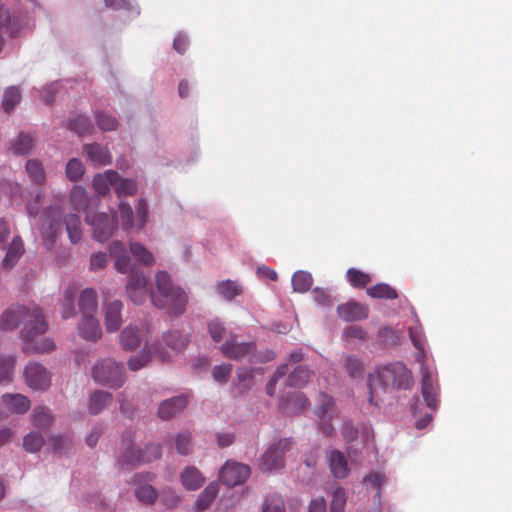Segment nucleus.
<instances>
[{"instance_id":"a18cd8bd","label":"nucleus","mask_w":512,"mask_h":512,"mask_svg":"<svg viewBox=\"0 0 512 512\" xmlns=\"http://www.w3.org/2000/svg\"><path fill=\"white\" fill-rule=\"evenodd\" d=\"M130 251L142 264L151 266L154 263V257L145 246L140 243H131Z\"/></svg>"},{"instance_id":"37998d69","label":"nucleus","mask_w":512,"mask_h":512,"mask_svg":"<svg viewBox=\"0 0 512 512\" xmlns=\"http://www.w3.org/2000/svg\"><path fill=\"white\" fill-rule=\"evenodd\" d=\"M219 293L226 299L231 300L242 293V287L235 281H222L217 285Z\"/></svg>"},{"instance_id":"f257e3e1","label":"nucleus","mask_w":512,"mask_h":512,"mask_svg":"<svg viewBox=\"0 0 512 512\" xmlns=\"http://www.w3.org/2000/svg\"><path fill=\"white\" fill-rule=\"evenodd\" d=\"M20 324H23L21 334L24 340V353H45L55 349V343L51 338L38 339L48 328V323L39 307L12 306L0 317V329L2 330H14Z\"/></svg>"},{"instance_id":"4d7b16f0","label":"nucleus","mask_w":512,"mask_h":512,"mask_svg":"<svg viewBox=\"0 0 512 512\" xmlns=\"http://www.w3.org/2000/svg\"><path fill=\"white\" fill-rule=\"evenodd\" d=\"M151 354L147 350V347L145 346L144 349L141 351L140 354L131 357L128 360V367L132 371H137L147 365V363L150 361Z\"/></svg>"},{"instance_id":"b1692460","label":"nucleus","mask_w":512,"mask_h":512,"mask_svg":"<svg viewBox=\"0 0 512 512\" xmlns=\"http://www.w3.org/2000/svg\"><path fill=\"white\" fill-rule=\"evenodd\" d=\"M18 32V25L14 19L11 18L9 10L0 5V51L3 46V34H8L11 37L16 36Z\"/></svg>"},{"instance_id":"4be33fe9","label":"nucleus","mask_w":512,"mask_h":512,"mask_svg":"<svg viewBox=\"0 0 512 512\" xmlns=\"http://www.w3.org/2000/svg\"><path fill=\"white\" fill-rule=\"evenodd\" d=\"M119 174L114 170H107L104 173L96 174L93 178V188L98 194L105 195L111 186H116Z\"/></svg>"},{"instance_id":"7c9ffc66","label":"nucleus","mask_w":512,"mask_h":512,"mask_svg":"<svg viewBox=\"0 0 512 512\" xmlns=\"http://www.w3.org/2000/svg\"><path fill=\"white\" fill-rule=\"evenodd\" d=\"M23 252L24 246L22 239L19 236L14 237L3 260L4 266L12 267L23 254Z\"/></svg>"},{"instance_id":"3c124183","label":"nucleus","mask_w":512,"mask_h":512,"mask_svg":"<svg viewBox=\"0 0 512 512\" xmlns=\"http://www.w3.org/2000/svg\"><path fill=\"white\" fill-rule=\"evenodd\" d=\"M262 512H285L284 500L280 495H268L263 503Z\"/></svg>"},{"instance_id":"a19ab883","label":"nucleus","mask_w":512,"mask_h":512,"mask_svg":"<svg viewBox=\"0 0 512 512\" xmlns=\"http://www.w3.org/2000/svg\"><path fill=\"white\" fill-rule=\"evenodd\" d=\"M343 365L347 371V373L353 377L357 378L362 376L364 371V365L362 361L354 355H347L343 360Z\"/></svg>"},{"instance_id":"9b49d317","label":"nucleus","mask_w":512,"mask_h":512,"mask_svg":"<svg viewBox=\"0 0 512 512\" xmlns=\"http://www.w3.org/2000/svg\"><path fill=\"white\" fill-rule=\"evenodd\" d=\"M129 298L135 304H142L146 297H150L147 278L140 272H132L126 285Z\"/></svg>"},{"instance_id":"69168bd1","label":"nucleus","mask_w":512,"mask_h":512,"mask_svg":"<svg viewBox=\"0 0 512 512\" xmlns=\"http://www.w3.org/2000/svg\"><path fill=\"white\" fill-rule=\"evenodd\" d=\"M51 417L44 407H36L33 411V422L35 426L45 427L49 425Z\"/></svg>"},{"instance_id":"6e6552de","label":"nucleus","mask_w":512,"mask_h":512,"mask_svg":"<svg viewBox=\"0 0 512 512\" xmlns=\"http://www.w3.org/2000/svg\"><path fill=\"white\" fill-rule=\"evenodd\" d=\"M126 451L120 456L122 465L148 463L160 458L162 449L159 444H150L144 450L137 451L131 443L126 445Z\"/></svg>"},{"instance_id":"8fccbe9b","label":"nucleus","mask_w":512,"mask_h":512,"mask_svg":"<svg viewBox=\"0 0 512 512\" xmlns=\"http://www.w3.org/2000/svg\"><path fill=\"white\" fill-rule=\"evenodd\" d=\"M70 201L75 210L85 209L87 206V193L81 186H74L70 192Z\"/></svg>"},{"instance_id":"79ce46f5","label":"nucleus","mask_w":512,"mask_h":512,"mask_svg":"<svg viewBox=\"0 0 512 512\" xmlns=\"http://www.w3.org/2000/svg\"><path fill=\"white\" fill-rule=\"evenodd\" d=\"M119 216L124 230H130L135 226L133 210L129 203L125 201L119 203Z\"/></svg>"},{"instance_id":"e433bc0d","label":"nucleus","mask_w":512,"mask_h":512,"mask_svg":"<svg viewBox=\"0 0 512 512\" xmlns=\"http://www.w3.org/2000/svg\"><path fill=\"white\" fill-rule=\"evenodd\" d=\"M313 284V278L306 271H297L292 276L293 290L299 293L307 292Z\"/></svg>"},{"instance_id":"6ab92c4d","label":"nucleus","mask_w":512,"mask_h":512,"mask_svg":"<svg viewBox=\"0 0 512 512\" xmlns=\"http://www.w3.org/2000/svg\"><path fill=\"white\" fill-rule=\"evenodd\" d=\"M123 305L120 301L115 300L105 305V318L104 324L106 330L110 333L116 332L122 324V311Z\"/></svg>"},{"instance_id":"13d9d810","label":"nucleus","mask_w":512,"mask_h":512,"mask_svg":"<svg viewBox=\"0 0 512 512\" xmlns=\"http://www.w3.org/2000/svg\"><path fill=\"white\" fill-rule=\"evenodd\" d=\"M346 500L345 490L342 487L336 488L332 494L330 505L331 512H344Z\"/></svg>"},{"instance_id":"de8ad7c7","label":"nucleus","mask_w":512,"mask_h":512,"mask_svg":"<svg viewBox=\"0 0 512 512\" xmlns=\"http://www.w3.org/2000/svg\"><path fill=\"white\" fill-rule=\"evenodd\" d=\"M44 444V439L39 432H30L24 437L23 447L27 452H38Z\"/></svg>"},{"instance_id":"864d4df0","label":"nucleus","mask_w":512,"mask_h":512,"mask_svg":"<svg viewBox=\"0 0 512 512\" xmlns=\"http://www.w3.org/2000/svg\"><path fill=\"white\" fill-rule=\"evenodd\" d=\"M15 366V358L4 356L0 358V384L9 381L12 377Z\"/></svg>"},{"instance_id":"9d476101","label":"nucleus","mask_w":512,"mask_h":512,"mask_svg":"<svg viewBox=\"0 0 512 512\" xmlns=\"http://www.w3.org/2000/svg\"><path fill=\"white\" fill-rule=\"evenodd\" d=\"M26 384L33 390H46L51 384V376L40 363L30 362L24 370Z\"/></svg>"},{"instance_id":"0eeeda50","label":"nucleus","mask_w":512,"mask_h":512,"mask_svg":"<svg viewBox=\"0 0 512 512\" xmlns=\"http://www.w3.org/2000/svg\"><path fill=\"white\" fill-rule=\"evenodd\" d=\"M291 449L289 439H280L271 445L261 457L260 468L264 472L278 470L284 466V454Z\"/></svg>"},{"instance_id":"603ef678","label":"nucleus","mask_w":512,"mask_h":512,"mask_svg":"<svg viewBox=\"0 0 512 512\" xmlns=\"http://www.w3.org/2000/svg\"><path fill=\"white\" fill-rule=\"evenodd\" d=\"M176 450L181 455H188L192 451L191 434L189 432H180L175 438Z\"/></svg>"},{"instance_id":"774afa93","label":"nucleus","mask_w":512,"mask_h":512,"mask_svg":"<svg viewBox=\"0 0 512 512\" xmlns=\"http://www.w3.org/2000/svg\"><path fill=\"white\" fill-rule=\"evenodd\" d=\"M313 295L315 301L321 306L331 307L334 304V299L332 296L322 289H315L313 291Z\"/></svg>"},{"instance_id":"f704fd0d","label":"nucleus","mask_w":512,"mask_h":512,"mask_svg":"<svg viewBox=\"0 0 512 512\" xmlns=\"http://www.w3.org/2000/svg\"><path fill=\"white\" fill-rule=\"evenodd\" d=\"M26 171L30 179L38 184L42 185L46 180L45 171L42 163L37 159H30L26 162Z\"/></svg>"},{"instance_id":"e2e57ef3","label":"nucleus","mask_w":512,"mask_h":512,"mask_svg":"<svg viewBox=\"0 0 512 512\" xmlns=\"http://www.w3.org/2000/svg\"><path fill=\"white\" fill-rule=\"evenodd\" d=\"M409 337L416 349H418L420 352L416 355V361L422 363L424 362V355H423V339L422 335L418 330L415 328L409 329Z\"/></svg>"},{"instance_id":"58836bf2","label":"nucleus","mask_w":512,"mask_h":512,"mask_svg":"<svg viewBox=\"0 0 512 512\" xmlns=\"http://www.w3.org/2000/svg\"><path fill=\"white\" fill-rule=\"evenodd\" d=\"M155 283H156V295H163L165 293L171 292L179 286H175L171 280V277L165 271H159L155 275Z\"/></svg>"},{"instance_id":"cd10ccee","label":"nucleus","mask_w":512,"mask_h":512,"mask_svg":"<svg viewBox=\"0 0 512 512\" xmlns=\"http://www.w3.org/2000/svg\"><path fill=\"white\" fill-rule=\"evenodd\" d=\"M113 399V396L110 392L97 390L95 391L89 399L88 409L89 412L93 415L100 413L104 407L110 403Z\"/></svg>"},{"instance_id":"5701e85b","label":"nucleus","mask_w":512,"mask_h":512,"mask_svg":"<svg viewBox=\"0 0 512 512\" xmlns=\"http://www.w3.org/2000/svg\"><path fill=\"white\" fill-rule=\"evenodd\" d=\"M2 401L9 411L17 414L26 413L31 406L28 397L22 394H3Z\"/></svg>"},{"instance_id":"338daca9","label":"nucleus","mask_w":512,"mask_h":512,"mask_svg":"<svg viewBox=\"0 0 512 512\" xmlns=\"http://www.w3.org/2000/svg\"><path fill=\"white\" fill-rule=\"evenodd\" d=\"M208 330L210 336L215 342H220L223 339V336L226 331L223 324L217 319L212 320L208 323Z\"/></svg>"},{"instance_id":"0e129e2a","label":"nucleus","mask_w":512,"mask_h":512,"mask_svg":"<svg viewBox=\"0 0 512 512\" xmlns=\"http://www.w3.org/2000/svg\"><path fill=\"white\" fill-rule=\"evenodd\" d=\"M232 372V365L231 364H221L218 366H215L212 370V376L215 379V381L219 383H226L229 380V377Z\"/></svg>"},{"instance_id":"bb28decb","label":"nucleus","mask_w":512,"mask_h":512,"mask_svg":"<svg viewBox=\"0 0 512 512\" xmlns=\"http://www.w3.org/2000/svg\"><path fill=\"white\" fill-rule=\"evenodd\" d=\"M120 344L125 350H133L140 345L141 338L136 326H127L119 335Z\"/></svg>"},{"instance_id":"4c0bfd02","label":"nucleus","mask_w":512,"mask_h":512,"mask_svg":"<svg viewBox=\"0 0 512 512\" xmlns=\"http://www.w3.org/2000/svg\"><path fill=\"white\" fill-rule=\"evenodd\" d=\"M318 408L316 410V415L319 419H325L331 420L332 418V412L334 407V400L331 396L327 395L326 393H320L318 398Z\"/></svg>"},{"instance_id":"412c9836","label":"nucleus","mask_w":512,"mask_h":512,"mask_svg":"<svg viewBox=\"0 0 512 512\" xmlns=\"http://www.w3.org/2000/svg\"><path fill=\"white\" fill-rule=\"evenodd\" d=\"M180 481L186 490H198L205 482L202 473L195 466H187L180 474Z\"/></svg>"},{"instance_id":"393cba45","label":"nucleus","mask_w":512,"mask_h":512,"mask_svg":"<svg viewBox=\"0 0 512 512\" xmlns=\"http://www.w3.org/2000/svg\"><path fill=\"white\" fill-rule=\"evenodd\" d=\"M219 491V485L216 482H211L198 496L194 509L196 512H202L207 509L214 501Z\"/></svg>"},{"instance_id":"f3484780","label":"nucleus","mask_w":512,"mask_h":512,"mask_svg":"<svg viewBox=\"0 0 512 512\" xmlns=\"http://www.w3.org/2000/svg\"><path fill=\"white\" fill-rule=\"evenodd\" d=\"M79 335L89 341H96L102 335V330L98 320L93 314L82 315L81 321L78 325Z\"/></svg>"},{"instance_id":"09e8293b","label":"nucleus","mask_w":512,"mask_h":512,"mask_svg":"<svg viewBox=\"0 0 512 512\" xmlns=\"http://www.w3.org/2000/svg\"><path fill=\"white\" fill-rule=\"evenodd\" d=\"M21 100V93L15 86H11L5 90L2 106L6 112L12 110Z\"/></svg>"},{"instance_id":"bf43d9fd","label":"nucleus","mask_w":512,"mask_h":512,"mask_svg":"<svg viewBox=\"0 0 512 512\" xmlns=\"http://www.w3.org/2000/svg\"><path fill=\"white\" fill-rule=\"evenodd\" d=\"M136 497L147 504L153 503L157 498V492L151 485H141L135 491Z\"/></svg>"},{"instance_id":"f03ea898","label":"nucleus","mask_w":512,"mask_h":512,"mask_svg":"<svg viewBox=\"0 0 512 512\" xmlns=\"http://www.w3.org/2000/svg\"><path fill=\"white\" fill-rule=\"evenodd\" d=\"M379 385L384 392L411 390L414 385L410 369L401 362L395 361L379 366L370 376V402L373 401V389Z\"/></svg>"},{"instance_id":"1a4fd4ad","label":"nucleus","mask_w":512,"mask_h":512,"mask_svg":"<svg viewBox=\"0 0 512 512\" xmlns=\"http://www.w3.org/2000/svg\"><path fill=\"white\" fill-rule=\"evenodd\" d=\"M250 467L248 465L227 461L221 468L219 477L221 481L228 487H234L244 483L250 476Z\"/></svg>"},{"instance_id":"052dcab7","label":"nucleus","mask_w":512,"mask_h":512,"mask_svg":"<svg viewBox=\"0 0 512 512\" xmlns=\"http://www.w3.org/2000/svg\"><path fill=\"white\" fill-rule=\"evenodd\" d=\"M96 122L98 127L103 131H112L117 127L116 118L104 112H98L96 114Z\"/></svg>"},{"instance_id":"c85d7f7f","label":"nucleus","mask_w":512,"mask_h":512,"mask_svg":"<svg viewBox=\"0 0 512 512\" xmlns=\"http://www.w3.org/2000/svg\"><path fill=\"white\" fill-rule=\"evenodd\" d=\"M253 372L254 369L252 368H239L237 370V383L234 388L238 395H243L252 388Z\"/></svg>"},{"instance_id":"ea45409f","label":"nucleus","mask_w":512,"mask_h":512,"mask_svg":"<svg viewBox=\"0 0 512 512\" xmlns=\"http://www.w3.org/2000/svg\"><path fill=\"white\" fill-rule=\"evenodd\" d=\"M348 282L356 288H363L371 282V276L356 268H350L346 274Z\"/></svg>"},{"instance_id":"f8f14e48","label":"nucleus","mask_w":512,"mask_h":512,"mask_svg":"<svg viewBox=\"0 0 512 512\" xmlns=\"http://www.w3.org/2000/svg\"><path fill=\"white\" fill-rule=\"evenodd\" d=\"M421 393L428 408L434 410L438 405L439 387L434 383L431 372L425 363L420 367Z\"/></svg>"},{"instance_id":"a211bd4d","label":"nucleus","mask_w":512,"mask_h":512,"mask_svg":"<svg viewBox=\"0 0 512 512\" xmlns=\"http://www.w3.org/2000/svg\"><path fill=\"white\" fill-rule=\"evenodd\" d=\"M188 404L185 395L176 396L163 401L158 409V415L163 420H168L182 411Z\"/></svg>"},{"instance_id":"6e6d98bb","label":"nucleus","mask_w":512,"mask_h":512,"mask_svg":"<svg viewBox=\"0 0 512 512\" xmlns=\"http://www.w3.org/2000/svg\"><path fill=\"white\" fill-rule=\"evenodd\" d=\"M164 341L167 346L171 347L173 350L179 351L185 347L187 338L180 332L173 331L164 335Z\"/></svg>"},{"instance_id":"ddd939ff","label":"nucleus","mask_w":512,"mask_h":512,"mask_svg":"<svg viewBox=\"0 0 512 512\" xmlns=\"http://www.w3.org/2000/svg\"><path fill=\"white\" fill-rule=\"evenodd\" d=\"M368 313L369 310L367 306L353 300L337 307L338 317L346 322H356L366 319Z\"/></svg>"},{"instance_id":"c756f323","label":"nucleus","mask_w":512,"mask_h":512,"mask_svg":"<svg viewBox=\"0 0 512 512\" xmlns=\"http://www.w3.org/2000/svg\"><path fill=\"white\" fill-rule=\"evenodd\" d=\"M64 223L70 242L72 244L78 243L82 237L81 221L79 216L76 214H68L64 218Z\"/></svg>"},{"instance_id":"2eb2a0df","label":"nucleus","mask_w":512,"mask_h":512,"mask_svg":"<svg viewBox=\"0 0 512 512\" xmlns=\"http://www.w3.org/2000/svg\"><path fill=\"white\" fill-rule=\"evenodd\" d=\"M110 255L115 257V269L120 273L136 272L132 269L131 259L127 253L124 244L120 241H114L109 247Z\"/></svg>"},{"instance_id":"72a5a7b5","label":"nucleus","mask_w":512,"mask_h":512,"mask_svg":"<svg viewBox=\"0 0 512 512\" xmlns=\"http://www.w3.org/2000/svg\"><path fill=\"white\" fill-rule=\"evenodd\" d=\"M367 294L376 299H396L397 291L386 283H378L367 290Z\"/></svg>"},{"instance_id":"c03bdc74","label":"nucleus","mask_w":512,"mask_h":512,"mask_svg":"<svg viewBox=\"0 0 512 512\" xmlns=\"http://www.w3.org/2000/svg\"><path fill=\"white\" fill-rule=\"evenodd\" d=\"M69 129L83 135L89 133L93 129V125L86 116L78 115L69 121Z\"/></svg>"},{"instance_id":"5fc2aeb1","label":"nucleus","mask_w":512,"mask_h":512,"mask_svg":"<svg viewBox=\"0 0 512 512\" xmlns=\"http://www.w3.org/2000/svg\"><path fill=\"white\" fill-rule=\"evenodd\" d=\"M114 187L116 188L118 198H122L124 196H132L137 191V184L132 179L119 178L118 183Z\"/></svg>"},{"instance_id":"39448f33","label":"nucleus","mask_w":512,"mask_h":512,"mask_svg":"<svg viewBox=\"0 0 512 512\" xmlns=\"http://www.w3.org/2000/svg\"><path fill=\"white\" fill-rule=\"evenodd\" d=\"M85 221L93 229V235L98 242L107 241L117 228L116 213L111 217L106 213H87Z\"/></svg>"},{"instance_id":"473e14b6","label":"nucleus","mask_w":512,"mask_h":512,"mask_svg":"<svg viewBox=\"0 0 512 512\" xmlns=\"http://www.w3.org/2000/svg\"><path fill=\"white\" fill-rule=\"evenodd\" d=\"M77 294V288L74 286L68 287L64 292V300L62 303L61 315L63 319H68L76 315L74 306V299Z\"/></svg>"},{"instance_id":"7ed1b4c3","label":"nucleus","mask_w":512,"mask_h":512,"mask_svg":"<svg viewBox=\"0 0 512 512\" xmlns=\"http://www.w3.org/2000/svg\"><path fill=\"white\" fill-rule=\"evenodd\" d=\"M93 380L110 388H120L125 382L124 366L111 358L97 361L92 369Z\"/></svg>"},{"instance_id":"c9c22d12","label":"nucleus","mask_w":512,"mask_h":512,"mask_svg":"<svg viewBox=\"0 0 512 512\" xmlns=\"http://www.w3.org/2000/svg\"><path fill=\"white\" fill-rule=\"evenodd\" d=\"M34 140L33 138L26 134L21 132L17 139L12 143L11 150L14 154L17 155H27L31 152L33 148Z\"/></svg>"},{"instance_id":"dca6fc26","label":"nucleus","mask_w":512,"mask_h":512,"mask_svg":"<svg viewBox=\"0 0 512 512\" xmlns=\"http://www.w3.org/2000/svg\"><path fill=\"white\" fill-rule=\"evenodd\" d=\"M83 150L87 159L94 166H105L112 162V156L108 148L98 143L86 144Z\"/></svg>"},{"instance_id":"2f4dec72","label":"nucleus","mask_w":512,"mask_h":512,"mask_svg":"<svg viewBox=\"0 0 512 512\" xmlns=\"http://www.w3.org/2000/svg\"><path fill=\"white\" fill-rule=\"evenodd\" d=\"M312 376V371H310L305 366H298L294 369V371L288 376L287 384L291 387H303L305 386Z\"/></svg>"},{"instance_id":"a878e982","label":"nucleus","mask_w":512,"mask_h":512,"mask_svg":"<svg viewBox=\"0 0 512 512\" xmlns=\"http://www.w3.org/2000/svg\"><path fill=\"white\" fill-rule=\"evenodd\" d=\"M78 306L82 315L93 314L97 310V293L92 288L84 289L79 295Z\"/></svg>"},{"instance_id":"49530a36","label":"nucleus","mask_w":512,"mask_h":512,"mask_svg":"<svg viewBox=\"0 0 512 512\" xmlns=\"http://www.w3.org/2000/svg\"><path fill=\"white\" fill-rule=\"evenodd\" d=\"M65 173L70 181L75 182L84 175L85 167L79 159L72 158L66 165Z\"/></svg>"},{"instance_id":"20e7f679","label":"nucleus","mask_w":512,"mask_h":512,"mask_svg":"<svg viewBox=\"0 0 512 512\" xmlns=\"http://www.w3.org/2000/svg\"><path fill=\"white\" fill-rule=\"evenodd\" d=\"M150 299L155 307L165 309L173 316L181 315L188 303V296L181 287L163 295H156L154 291H150Z\"/></svg>"},{"instance_id":"4468645a","label":"nucleus","mask_w":512,"mask_h":512,"mask_svg":"<svg viewBox=\"0 0 512 512\" xmlns=\"http://www.w3.org/2000/svg\"><path fill=\"white\" fill-rule=\"evenodd\" d=\"M222 353L231 359L240 360L250 356L256 349L254 342L238 343L231 339L220 347Z\"/></svg>"},{"instance_id":"423d86ee","label":"nucleus","mask_w":512,"mask_h":512,"mask_svg":"<svg viewBox=\"0 0 512 512\" xmlns=\"http://www.w3.org/2000/svg\"><path fill=\"white\" fill-rule=\"evenodd\" d=\"M40 230L45 245L52 247L56 237L62 231L61 209L59 206H51L44 210Z\"/></svg>"},{"instance_id":"aec40b11","label":"nucleus","mask_w":512,"mask_h":512,"mask_svg":"<svg viewBox=\"0 0 512 512\" xmlns=\"http://www.w3.org/2000/svg\"><path fill=\"white\" fill-rule=\"evenodd\" d=\"M327 458L331 473L335 478L343 479L348 476L350 469L347 459L342 452L332 450Z\"/></svg>"},{"instance_id":"680f3d73","label":"nucleus","mask_w":512,"mask_h":512,"mask_svg":"<svg viewBox=\"0 0 512 512\" xmlns=\"http://www.w3.org/2000/svg\"><path fill=\"white\" fill-rule=\"evenodd\" d=\"M148 221V206L144 199L138 200L136 204V226L142 229Z\"/></svg>"}]
</instances>
